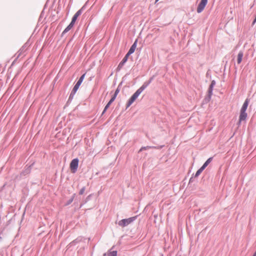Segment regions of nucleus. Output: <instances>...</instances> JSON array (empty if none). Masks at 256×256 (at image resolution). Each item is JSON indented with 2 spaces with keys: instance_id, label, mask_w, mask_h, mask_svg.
<instances>
[{
  "instance_id": "9b49d317",
  "label": "nucleus",
  "mask_w": 256,
  "mask_h": 256,
  "mask_svg": "<svg viewBox=\"0 0 256 256\" xmlns=\"http://www.w3.org/2000/svg\"><path fill=\"white\" fill-rule=\"evenodd\" d=\"M152 80L153 77L150 78L148 80L145 82L143 84L140 86V88H142V89L144 90L152 82Z\"/></svg>"
},
{
  "instance_id": "f8f14e48",
  "label": "nucleus",
  "mask_w": 256,
  "mask_h": 256,
  "mask_svg": "<svg viewBox=\"0 0 256 256\" xmlns=\"http://www.w3.org/2000/svg\"><path fill=\"white\" fill-rule=\"evenodd\" d=\"M152 80L153 77L150 78L148 80L145 82L143 84L140 86V88H142V89L144 90L152 82Z\"/></svg>"
},
{
  "instance_id": "ea45409f",
  "label": "nucleus",
  "mask_w": 256,
  "mask_h": 256,
  "mask_svg": "<svg viewBox=\"0 0 256 256\" xmlns=\"http://www.w3.org/2000/svg\"><path fill=\"white\" fill-rule=\"evenodd\" d=\"M90 196H90H88L87 198H89Z\"/></svg>"
},
{
  "instance_id": "2eb2a0df",
  "label": "nucleus",
  "mask_w": 256,
  "mask_h": 256,
  "mask_svg": "<svg viewBox=\"0 0 256 256\" xmlns=\"http://www.w3.org/2000/svg\"><path fill=\"white\" fill-rule=\"evenodd\" d=\"M74 24L72 23H70L67 26V27L62 32V36H63L64 34L68 32L69 30H70L74 26Z\"/></svg>"
},
{
  "instance_id": "39448f33",
  "label": "nucleus",
  "mask_w": 256,
  "mask_h": 256,
  "mask_svg": "<svg viewBox=\"0 0 256 256\" xmlns=\"http://www.w3.org/2000/svg\"><path fill=\"white\" fill-rule=\"evenodd\" d=\"M79 160L76 158L73 159L70 163V168L72 173H75L78 168Z\"/></svg>"
},
{
  "instance_id": "a878e982",
  "label": "nucleus",
  "mask_w": 256,
  "mask_h": 256,
  "mask_svg": "<svg viewBox=\"0 0 256 256\" xmlns=\"http://www.w3.org/2000/svg\"><path fill=\"white\" fill-rule=\"evenodd\" d=\"M164 146V145H162V146H152V147H153L152 148L160 150V149L162 148Z\"/></svg>"
},
{
  "instance_id": "4c0bfd02",
  "label": "nucleus",
  "mask_w": 256,
  "mask_h": 256,
  "mask_svg": "<svg viewBox=\"0 0 256 256\" xmlns=\"http://www.w3.org/2000/svg\"><path fill=\"white\" fill-rule=\"evenodd\" d=\"M252 256H256V254L255 253H254V255Z\"/></svg>"
},
{
  "instance_id": "a19ab883",
  "label": "nucleus",
  "mask_w": 256,
  "mask_h": 256,
  "mask_svg": "<svg viewBox=\"0 0 256 256\" xmlns=\"http://www.w3.org/2000/svg\"><path fill=\"white\" fill-rule=\"evenodd\" d=\"M158 0H156V2H158Z\"/></svg>"
},
{
  "instance_id": "aec40b11",
  "label": "nucleus",
  "mask_w": 256,
  "mask_h": 256,
  "mask_svg": "<svg viewBox=\"0 0 256 256\" xmlns=\"http://www.w3.org/2000/svg\"><path fill=\"white\" fill-rule=\"evenodd\" d=\"M204 170V168L202 166L200 168L198 169L197 172H196L195 175H194V177L195 178H196L198 177L202 172Z\"/></svg>"
},
{
  "instance_id": "b1692460",
  "label": "nucleus",
  "mask_w": 256,
  "mask_h": 256,
  "mask_svg": "<svg viewBox=\"0 0 256 256\" xmlns=\"http://www.w3.org/2000/svg\"><path fill=\"white\" fill-rule=\"evenodd\" d=\"M73 200H74V196H73V197H72V198H71L70 199H69V200L67 201V202H66V205H69V204H70L72 202Z\"/></svg>"
},
{
  "instance_id": "4be33fe9",
  "label": "nucleus",
  "mask_w": 256,
  "mask_h": 256,
  "mask_svg": "<svg viewBox=\"0 0 256 256\" xmlns=\"http://www.w3.org/2000/svg\"><path fill=\"white\" fill-rule=\"evenodd\" d=\"M153 148V147H152V146H142L139 150L138 152H142V150H148V149H150V148Z\"/></svg>"
},
{
  "instance_id": "2f4dec72",
  "label": "nucleus",
  "mask_w": 256,
  "mask_h": 256,
  "mask_svg": "<svg viewBox=\"0 0 256 256\" xmlns=\"http://www.w3.org/2000/svg\"><path fill=\"white\" fill-rule=\"evenodd\" d=\"M75 244V240H74L73 242H71L70 244L72 246Z\"/></svg>"
},
{
  "instance_id": "dca6fc26",
  "label": "nucleus",
  "mask_w": 256,
  "mask_h": 256,
  "mask_svg": "<svg viewBox=\"0 0 256 256\" xmlns=\"http://www.w3.org/2000/svg\"><path fill=\"white\" fill-rule=\"evenodd\" d=\"M137 42H138V40H135V42H134V44H132L131 47L130 48V50H128V52H131L132 54H133L135 50H136V47Z\"/></svg>"
},
{
  "instance_id": "ddd939ff",
  "label": "nucleus",
  "mask_w": 256,
  "mask_h": 256,
  "mask_svg": "<svg viewBox=\"0 0 256 256\" xmlns=\"http://www.w3.org/2000/svg\"><path fill=\"white\" fill-rule=\"evenodd\" d=\"M126 62H127V60H126V59L123 58L122 60L118 64V67L116 68V71L117 72H119L122 68L123 67L124 65V64Z\"/></svg>"
},
{
  "instance_id": "f704fd0d",
  "label": "nucleus",
  "mask_w": 256,
  "mask_h": 256,
  "mask_svg": "<svg viewBox=\"0 0 256 256\" xmlns=\"http://www.w3.org/2000/svg\"><path fill=\"white\" fill-rule=\"evenodd\" d=\"M78 32V30H77L76 31V32H75V34H74V36L76 34V33Z\"/></svg>"
},
{
  "instance_id": "423d86ee",
  "label": "nucleus",
  "mask_w": 256,
  "mask_h": 256,
  "mask_svg": "<svg viewBox=\"0 0 256 256\" xmlns=\"http://www.w3.org/2000/svg\"><path fill=\"white\" fill-rule=\"evenodd\" d=\"M33 165V164L27 168H25L24 170L20 174V176H16V178L18 180H20L22 176H26L32 170V168Z\"/></svg>"
},
{
  "instance_id": "f3484780",
  "label": "nucleus",
  "mask_w": 256,
  "mask_h": 256,
  "mask_svg": "<svg viewBox=\"0 0 256 256\" xmlns=\"http://www.w3.org/2000/svg\"><path fill=\"white\" fill-rule=\"evenodd\" d=\"M243 56H244L243 52L242 51L239 52L238 55V58H237V63L238 64H240V62H242Z\"/></svg>"
},
{
  "instance_id": "6e6552de",
  "label": "nucleus",
  "mask_w": 256,
  "mask_h": 256,
  "mask_svg": "<svg viewBox=\"0 0 256 256\" xmlns=\"http://www.w3.org/2000/svg\"><path fill=\"white\" fill-rule=\"evenodd\" d=\"M247 117L248 114L246 112V111H240L238 124L240 125L241 122L245 120L246 119Z\"/></svg>"
},
{
  "instance_id": "c85d7f7f",
  "label": "nucleus",
  "mask_w": 256,
  "mask_h": 256,
  "mask_svg": "<svg viewBox=\"0 0 256 256\" xmlns=\"http://www.w3.org/2000/svg\"><path fill=\"white\" fill-rule=\"evenodd\" d=\"M24 46V48H26L27 49V48L30 46V44L28 43V42H26L24 45H23Z\"/></svg>"
},
{
  "instance_id": "bb28decb",
  "label": "nucleus",
  "mask_w": 256,
  "mask_h": 256,
  "mask_svg": "<svg viewBox=\"0 0 256 256\" xmlns=\"http://www.w3.org/2000/svg\"><path fill=\"white\" fill-rule=\"evenodd\" d=\"M116 96H116L115 94H114L110 100V102H112L116 100Z\"/></svg>"
},
{
  "instance_id": "1a4fd4ad",
  "label": "nucleus",
  "mask_w": 256,
  "mask_h": 256,
  "mask_svg": "<svg viewBox=\"0 0 256 256\" xmlns=\"http://www.w3.org/2000/svg\"><path fill=\"white\" fill-rule=\"evenodd\" d=\"M26 48H24V46H22V47L20 49V50L18 51V56H16V58H15V60H14V61L13 62V63L16 62L18 58L22 54H24V56H25L26 54H25V52H26Z\"/></svg>"
},
{
  "instance_id": "f03ea898",
  "label": "nucleus",
  "mask_w": 256,
  "mask_h": 256,
  "mask_svg": "<svg viewBox=\"0 0 256 256\" xmlns=\"http://www.w3.org/2000/svg\"><path fill=\"white\" fill-rule=\"evenodd\" d=\"M137 218V216L130 217L128 218L122 219L118 222V225L122 227H125L134 221Z\"/></svg>"
},
{
  "instance_id": "7c9ffc66",
  "label": "nucleus",
  "mask_w": 256,
  "mask_h": 256,
  "mask_svg": "<svg viewBox=\"0 0 256 256\" xmlns=\"http://www.w3.org/2000/svg\"><path fill=\"white\" fill-rule=\"evenodd\" d=\"M85 190V188L84 187L82 188H81V194H82Z\"/></svg>"
},
{
  "instance_id": "a211bd4d",
  "label": "nucleus",
  "mask_w": 256,
  "mask_h": 256,
  "mask_svg": "<svg viewBox=\"0 0 256 256\" xmlns=\"http://www.w3.org/2000/svg\"><path fill=\"white\" fill-rule=\"evenodd\" d=\"M114 248V246H113L108 251V256H117V251L116 250H113L112 251V249Z\"/></svg>"
},
{
  "instance_id": "e433bc0d",
  "label": "nucleus",
  "mask_w": 256,
  "mask_h": 256,
  "mask_svg": "<svg viewBox=\"0 0 256 256\" xmlns=\"http://www.w3.org/2000/svg\"><path fill=\"white\" fill-rule=\"evenodd\" d=\"M106 254L105 253V254H103V256H106Z\"/></svg>"
},
{
  "instance_id": "20e7f679",
  "label": "nucleus",
  "mask_w": 256,
  "mask_h": 256,
  "mask_svg": "<svg viewBox=\"0 0 256 256\" xmlns=\"http://www.w3.org/2000/svg\"><path fill=\"white\" fill-rule=\"evenodd\" d=\"M215 85V80H212L208 90V94L207 96H206L204 98V100L206 102H208L210 101L211 99V96L212 94L213 88Z\"/></svg>"
},
{
  "instance_id": "9d476101",
  "label": "nucleus",
  "mask_w": 256,
  "mask_h": 256,
  "mask_svg": "<svg viewBox=\"0 0 256 256\" xmlns=\"http://www.w3.org/2000/svg\"><path fill=\"white\" fill-rule=\"evenodd\" d=\"M80 16V10H78L74 14V15L72 18V21L70 23L74 24L78 18Z\"/></svg>"
},
{
  "instance_id": "393cba45",
  "label": "nucleus",
  "mask_w": 256,
  "mask_h": 256,
  "mask_svg": "<svg viewBox=\"0 0 256 256\" xmlns=\"http://www.w3.org/2000/svg\"><path fill=\"white\" fill-rule=\"evenodd\" d=\"M132 54L131 52H128V53L126 54V56H124V58L126 59V60H128V56Z\"/></svg>"
},
{
  "instance_id": "cd10ccee",
  "label": "nucleus",
  "mask_w": 256,
  "mask_h": 256,
  "mask_svg": "<svg viewBox=\"0 0 256 256\" xmlns=\"http://www.w3.org/2000/svg\"><path fill=\"white\" fill-rule=\"evenodd\" d=\"M24 46V48H26L27 49V48L30 46V44L28 43V42H26L24 45H23Z\"/></svg>"
},
{
  "instance_id": "4468645a",
  "label": "nucleus",
  "mask_w": 256,
  "mask_h": 256,
  "mask_svg": "<svg viewBox=\"0 0 256 256\" xmlns=\"http://www.w3.org/2000/svg\"><path fill=\"white\" fill-rule=\"evenodd\" d=\"M248 103L249 100L248 98H246L242 104V106L240 109V111H246L248 105Z\"/></svg>"
},
{
  "instance_id": "412c9836",
  "label": "nucleus",
  "mask_w": 256,
  "mask_h": 256,
  "mask_svg": "<svg viewBox=\"0 0 256 256\" xmlns=\"http://www.w3.org/2000/svg\"><path fill=\"white\" fill-rule=\"evenodd\" d=\"M112 104V102H110V100L108 102V103L106 104V105L105 106L104 110L102 112V114H103L108 110V108L110 107V105Z\"/></svg>"
},
{
  "instance_id": "79ce46f5",
  "label": "nucleus",
  "mask_w": 256,
  "mask_h": 256,
  "mask_svg": "<svg viewBox=\"0 0 256 256\" xmlns=\"http://www.w3.org/2000/svg\"><path fill=\"white\" fill-rule=\"evenodd\" d=\"M254 253H255V254H256V251L255 252H254Z\"/></svg>"
},
{
  "instance_id": "58836bf2",
  "label": "nucleus",
  "mask_w": 256,
  "mask_h": 256,
  "mask_svg": "<svg viewBox=\"0 0 256 256\" xmlns=\"http://www.w3.org/2000/svg\"><path fill=\"white\" fill-rule=\"evenodd\" d=\"M2 238L0 236V241L1 240Z\"/></svg>"
},
{
  "instance_id": "c756f323",
  "label": "nucleus",
  "mask_w": 256,
  "mask_h": 256,
  "mask_svg": "<svg viewBox=\"0 0 256 256\" xmlns=\"http://www.w3.org/2000/svg\"><path fill=\"white\" fill-rule=\"evenodd\" d=\"M84 76H85V74H82V75L81 76V83H82V82L83 81V80H84Z\"/></svg>"
},
{
  "instance_id": "5701e85b",
  "label": "nucleus",
  "mask_w": 256,
  "mask_h": 256,
  "mask_svg": "<svg viewBox=\"0 0 256 256\" xmlns=\"http://www.w3.org/2000/svg\"><path fill=\"white\" fill-rule=\"evenodd\" d=\"M121 84H122V83H121V84H120L118 86L117 88L116 89V90H115V92H114V94H115V96H118V94L119 93V92H120V86Z\"/></svg>"
},
{
  "instance_id": "f257e3e1",
  "label": "nucleus",
  "mask_w": 256,
  "mask_h": 256,
  "mask_svg": "<svg viewBox=\"0 0 256 256\" xmlns=\"http://www.w3.org/2000/svg\"><path fill=\"white\" fill-rule=\"evenodd\" d=\"M144 90L140 87L136 90V91L132 96L128 100L126 104V108L130 106L136 100L140 94Z\"/></svg>"
},
{
  "instance_id": "6ab92c4d",
  "label": "nucleus",
  "mask_w": 256,
  "mask_h": 256,
  "mask_svg": "<svg viewBox=\"0 0 256 256\" xmlns=\"http://www.w3.org/2000/svg\"><path fill=\"white\" fill-rule=\"evenodd\" d=\"M212 157L208 158L202 166V167L205 169L208 166V164L212 162Z\"/></svg>"
},
{
  "instance_id": "c9c22d12",
  "label": "nucleus",
  "mask_w": 256,
  "mask_h": 256,
  "mask_svg": "<svg viewBox=\"0 0 256 256\" xmlns=\"http://www.w3.org/2000/svg\"><path fill=\"white\" fill-rule=\"evenodd\" d=\"M84 8V6L81 8L80 10L82 11V10Z\"/></svg>"
},
{
  "instance_id": "72a5a7b5",
  "label": "nucleus",
  "mask_w": 256,
  "mask_h": 256,
  "mask_svg": "<svg viewBox=\"0 0 256 256\" xmlns=\"http://www.w3.org/2000/svg\"><path fill=\"white\" fill-rule=\"evenodd\" d=\"M256 22V18H255L254 19V21L252 22V25H254Z\"/></svg>"
},
{
  "instance_id": "7ed1b4c3",
  "label": "nucleus",
  "mask_w": 256,
  "mask_h": 256,
  "mask_svg": "<svg viewBox=\"0 0 256 256\" xmlns=\"http://www.w3.org/2000/svg\"><path fill=\"white\" fill-rule=\"evenodd\" d=\"M80 86V78L78 79L77 78L76 83L75 84V86H74L72 90V92L70 94L69 98H68V102H67L68 103L71 102V101L74 98V94H76V92L78 90Z\"/></svg>"
},
{
  "instance_id": "0eeeda50",
  "label": "nucleus",
  "mask_w": 256,
  "mask_h": 256,
  "mask_svg": "<svg viewBox=\"0 0 256 256\" xmlns=\"http://www.w3.org/2000/svg\"><path fill=\"white\" fill-rule=\"evenodd\" d=\"M208 3V0H201L198 4L196 11L198 13H200Z\"/></svg>"
},
{
  "instance_id": "473e14b6",
  "label": "nucleus",
  "mask_w": 256,
  "mask_h": 256,
  "mask_svg": "<svg viewBox=\"0 0 256 256\" xmlns=\"http://www.w3.org/2000/svg\"><path fill=\"white\" fill-rule=\"evenodd\" d=\"M193 182V178H192H192H190V179L189 182H190H190Z\"/></svg>"
}]
</instances>
